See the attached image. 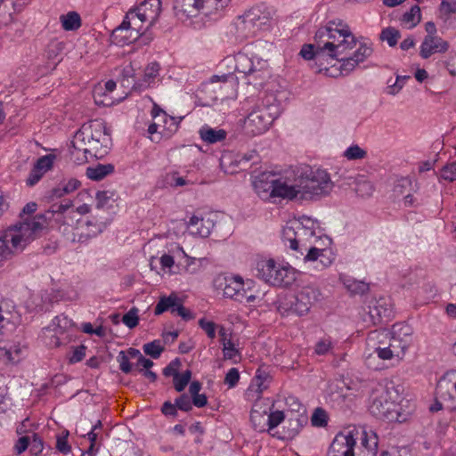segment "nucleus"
Segmentation results:
<instances>
[{
	"instance_id": "nucleus-1",
	"label": "nucleus",
	"mask_w": 456,
	"mask_h": 456,
	"mask_svg": "<svg viewBox=\"0 0 456 456\" xmlns=\"http://www.w3.org/2000/svg\"><path fill=\"white\" fill-rule=\"evenodd\" d=\"M355 46L356 38L349 26L336 19L315 32L314 43L304 45L300 55L305 60L321 61L325 57H339L346 50H353Z\"/></svg>"
},
{
	"instance_id": "nucleus-2",
	"label": "nucleus",
	"mask_w": 456,
	"mask_h": 456,
	"mask_svg": "<svg viewBox=\"0 0 456 456\" xmlns=\"http://www.w3.org/2000/svg\"><path fill=\"white\" fill-rule=\"evenodd\" d=\"M334 183L324 169L300 166L288 171V181L280 184V195L288 200H316L330 193Z\"/></svg>"
},
{
	"instance_id": "nucleus-3",
	"label": "nucleus",
	"mask_w": 456,
	"mask_h": 456,
	"mask_svg": "<svg viewBox=\"0 0 456 456\" xmlns=\"http://www.w3.org/2000/svg\"><path fill=\"white\" fill-rule=\"evenodd\" d=\"M112 141L110 134L102 120H93L84 124L73 136L70 154L75 161L83 163L88 158L102 159L105 157Z\"/></svg>"
},
{
	"instance_id": "nucleus-4",
	"label": "nucleus",
	"mask_w": 456,
	"mask_h": 456,
	"mask_svg": "<svg viewBox=\"0 0 456 456\" xmlns=\"http://www.w3.org/2000/svg\"><path fill=\"white\" fill-rule=\"evenodd\" d=\"M410 328L393 326L392 330H380L370 331L366 339L367 360L376 354L382 360H390L394 357L402 358L409 346Z\"/></svg>"
},
{
	"instance_id": "nucleus-5",
	"label": "nucleus",
	"mask_w": 456,
	"mask_h": 456,
	"mask_svg": "<svg viewBox=\"0 0 456 456\" xmlns=\"http://www.w3.org/2000/svg\"><path fill=\"white\" fill-rule=\"evenodd\" d=\"M47 225L46 217L37 215L31 220L9 227L0 234V263L21 252Z\"/></svg>"
},
{
	"instance_id": "nucleus-6",
	"label": "nucleus",
	"mask_w": 456,
	"mask_h": 456,
	"mask_svg": "<svg viewBox=\"0 0 456 456\" xmlns=\"http://www.w3.org/2000/svg\"><path fill=\"white\" fill-rule=\"evenodd\" d=\"M398 395L394 387L377 384L370 395V412L379 419L389 422H403L406 418L401 413L402 407L396 402Z\"/></svg>"
},
{
	"instance_id": "nucleus-7",
	"label": "nucleus",
	"mask_w": 456,
	"mask_h": 456,
	"mask_svg": "<svg viewBox=\"0 0 456 456\" xmlns=\"http://www.w3.org/2000/svg\"><path fill=\"white\" fill-rule=\"evenodd\" d=\"M257 276L266 283L279 287H288L296 280L292 269L281 265L273 259L258 263Z\"/></svg>"
},
{
	"instance_id": "nucleus-8",
	"label": "nucleus",
	"mask_w": 456,
	"mask_h": 456,
	"mask_svg": "<svg viewBox=\"0 0 456 456\" xmlns=\"http://www.w3.org/2000/svg\"><path fill=\"white\" fill-rule=\"evenodd\" d=\"M273 109H275V107L264 105L253 110L245 119V132L255 136L268 130L271 124L277 118V112H273Z\"/></svg>"
},
{
	"instance_id": "nucleus-9",
	"label": "nucleus",
	"mask_w": 456,
	"mask_h": 456,
	"mask_svg": "<svg viewBox=\"0 0 456 456\" xmlns=\"http://www.w3.org/2000/svg\"><path fill=\"white\" fill-rule=\"evenodd\" d=\"M321 293L319 289L306 286L301 289L292 300H290V311L297 315H304L310 310L313 304L319 300Z\"/></svg>"
},
{
	"instance_id": "nucleus-10",
	"label": "nucleus",
	"mask_w": 456,
	"mask_h": 456,
	"mask_svg": "<svg viewBox=\"0 0 456 456\" xmlns=\"http://www.w3.org/2000/svg\"><path fill=\"white\" fill-rule=\"evenodd\" d=\"M166 311L182 317L184 321H190L194 318L193 314L183 305L182 300L175 293H171L168 297H161L155 307L154 314L159 315Z\"/></svg>"
},
{
	"instance_id": "nucleus-11",
	"label": "nucleus",
	"mask_w": 456,
	"mask_h": 456,
	"mask_svg": "<svg viewBox=\"0 0 456 456\" xmlns=\"http://www.w3.org/2000/svg\"><path fill=\"white\" fill-rule=\"evenodd\" d=\"M350 51L351 50H346L345 53L341 54L339 57H329L330 60H338L341 62L339 69L342 75H348L360 62L364 61L372 53V49L365 45H361L360 47L354 52L352 56L346 57V54Z\"/></svg>"
},
{
	"instance_id": "nucleus-12",
	"label": "nucleus",
	"mask_w": 456,
	"mask_h": 456,
	"mask_svg": "<svg viewBox=\"0 0 456 456\" xmlns=\"http://www.w3.org/2000/svg\"><path fill=\"white\" fill-rule=\"evenodd\" d=\"M215 217L216 215L213 213L193 215L187 224V229L193 236L207 238L215 226Z\"/></svg>"
},
{
	"instance_id": "nucleus-13",
	"label": "nucleus",
	"mask_w": 456,
	"mask_h": 456,
	"mask_svg": "<svg viewBox=\"0 0 456 456\" xmlns=\"http://www.w3.org/2000/svg\"><path fill=\"white\" fill-rule=\"evenodd\" d=\"M356 440L351 431L346 434L338 433L333 439L327 456H354Z\"/></svg>"
},
{
	"instance_id": "nucleus-14",
	"label": "nucleus",
	"mask_w": 456,
	"mask_h": 456,
	"mask_svg": "<svg viewBox=\"0 0 456 456\" xmlns=\"http://www.w3.org/2000/svg\"><path fill=\"white\" fill-rule=\"evenodd\" d=\"M314 221L303 216L297 224V251L303 256V248L316 244L321 239L315 235Z\"/></svg>"
},
{
	"instance_id": "nucleus-15",
	"label": "nucleus",
	"mask_w": 456,
	"mask_h": 456,
	"mask_svg": "<svg viewBox=\"0 0 456 456\" xmlns=\"http://www.w3.org/2000/svg\"><path fill=\"white\" fill-rule=\"evenodd\" d=\"M142 20L148 22L147 28H151L158 20L161 11V0H144L134 7Z\"/></svg>"
},
{
	"instance_id": "nucleus-16",
	"label": "nucleus",
	"mask_w": 456,
	"mask_h": 456,
	"mask_svg": "<svg viewBox=\"0 0 456 456\" xmlns=\"http://www.w3.org/2000/svg\"><path fill=\"white\" fill-rule=\"evenodd\" d=\"M259 20V15L256 11H248L244 15L239 17L236 22V31L238 36L243 38L249 37L256 33V28L260 24L257 23Z\"/></svg>"
},
{
	"instance_id": "nucleus-17",
	"label": "nucleus",
	"mask_w": 456,
	"mask_h": 456,
	"mask_svg": "<svg viewBox=\"0 0 456 456\" xmlns=\"http://www.w3.org/2000/svg\"><path fill=\"white\" fill-rule=\"evenodd\" d=\"M448 48L449 44L440 37L426 36L420 45L419 55L423 59H428L435 53H445Z\"/></svg>"
},
{
	"instance_id": "nucleus-18",
	"label": "nucleus",
	"mask_w": 456,
	"mask_h": 456,
	"mask_svg": "<svg viewBox=\"0 0 456 456\" xmlns=\"http://www.w3.org/2000/svg\"><path fill=\"white\" fill-rule=\"evenodd\" d=\"M283 182L288 181V172L282 177L279 179L272 180L270 182H265L262 178L257 179L254 183L255 190L260 197H281L283 199H287V197L283 195H280L281 191L279 189L280 184Z\"/></svg>"
},
{
	"instance_id": "nucleus-19",
	"label": "nucleus",
	"mask_w": 456,
	"mask_h": 456,
	"mask_svg": "<svg viewBox=\"0 0 456 456\" xmlns=\"http://www.w3.org/2000/svg\"><path fill=\"white\" fill-rule=\"evenodd\" d=\"M81 183L75 178L61 181L57 186L49 190L45 198L48 202H52L67 194H69L79 188Z\"/></svg>"
},
{
	"instance_id": "nucleus-20",
	"label": "nucleus",
	"mask_w": 456,
	"mask_h": 456,
	"mask_svg": "<svg viewBox=\"0 0 456 456\" xmlns=\"http://www.w3.org/2000/svg\"><path fill=\"white\" fill-rule=\"evenodd\" d=\"M159 74V65L157 62L150 63L144 69L143 76L141 79L134 81L132 90L136 92L144 91L151 87L155 84L156 78Z\"/></svg>"
},
{
	"instance_id": "nucleus-21",
	"label": "nucleus",
	"mask_w": 456,
	"mask_h": 456,
	"mask_svg": "<svg viewBox=\"0 0 456 456\" xmlns=\"http://www.w3.org/2000/svg\"><path fill=\"white\" fill-rule=\"evenodd\" d=\"M244 282L241 277L233 276L225 279L224 296L234 300L243 302Z\"/></svg>"
},
{
	"instance_id": "nucleus-22",
	"label": "nucleus",
	"mask_w": 456,
	"mask_h": 456,
	"mask_svg": "<svg viewBox=\"0 0 456 456\" xmlns=\"http://www.w3.org/2000/svg\"><path fill=\"white\" fill-rule=\"evenodd\" d=\"M270 77L268 64L266 61L260 58L256 59V66L252 70L251 76H247L248 85H253L255 87H261Z\"/></svg>"
},
{
	"instance_id": "nucleus-23",
	"label": "nucleus",
	"mask_w": 456,
	"mask_h": 456,
	"mask_svg": "<svg viewBox=\"0 0 456 456\" xmlns=\"http://www.w3.org/2000/svg\"><path fill=\"white\" fill-rule=\"evenodd\" d=\"M124 26L130 27L134 32L141 37L146 30L148 22L146 20H142V18L139 16V12L135 10V8H131L126 14L123 21Z\"/></svg>"
},
{
	"instance_id": "nucleus-24",
	"label": "nucleus",
	"mask_w": 456,
	"mask_h": 456,
	"mask_svg": "<svg viewBox=\"0 0 456 456\" xmlns=\"http://www.w3.org/2000/svg\"><path fill=\"white\" fill-rule=\"evenodd\" d=\"M140 37L130 27L124 26L122 22L111 33L112 40L120 45H129L136 41Z\"/></svg>"
},
{
	"instance_id": "nucleus-25",
	"label": "nucleus",
	"mask_w": 456,
	"mask_h": 456,
	"mask_svg": "<svg viewBox=\"0 0 456 456\" xmlns=\"http://www.w3.org/2000/svg\"><path fill=\"white\" fill-rule=\"evenodd\" d=\"M199 134L203 142L214 144L225 140L227 132L224 129H216L205 125L200 128Z\"/></svg>"
},
{
	"instance_id": "nucleus-26",
	"label": "nucleus",
	"mask_w": 456,
	"mask_h": 456,
	"mask_svg": "<svg viewBox=\"0 0 456 456\" xmlns=\"http://www.w3.org/2000/svg\"><path fill=\"white\" fill-rule=\"evenodd\" d=\"M258 57H249L248 54L244 53H238L235 55V70L239 73L244 74L247 76L252 75V70H254L256 66V59Z\"/></svg>"
},
{
	"instance_id": "nucleus-27",
	"label": "nucleus",
	"mask_w": 456,
	"mask_h": 456,
	"mask_svg": "<svg viewBox=\"0 0 456 456\" xmlns=\"http://www.w3.org/2000/svg\"><path fill=\"white\" fill-rule=\"evenodd\" d=\"M181 11L188 17L196 16L200 11L206 15L205 2L202 0H181Z\"/></svg>"
},
{
	"instance_id": "nucleus-28",
	"label": "nucleus",
	"mask_w": 456,
	"mask_h": 456,
	"mask_svg": "<svg viewBox=\"0 0 456 456\" xmlns=\"http://www.w3.org/2000/svg\"><path fill=\"white\" fill-rule=\"evenodd\" d=\"M60 22L61 24L62 28L66 31H76L82 25V20L79 13L74 11L61 15Z\"/></svg>"
},
{
	"instance_id": "nucleus-29",
	"label": "nucleus",
	"mask_w": 456,
	"mask_h": 456,
	"mask_svg": "<svg viewBox=\"0 0 456 456\" xmlns=\"http://www.w3.org/2000/svg\"><path fill=\"white\" fill-rule=\"evenodd\" d=\"M113 172L114 166L112 164H98L86 168L87 177L94 181H100Z\"/></svg>"
},
{
	"instance_id": "nucleus-30",
	"label": "nucleus",
	"mask_w": 456,
	"mask_h": 456,
	"mask_svg": "<svg viewBox=\"0 0 456 456\" xmlns=\"http://www.w3.org/2000/svg\"><path fill=\"white\" fill-rule=\"evenodd\" d=\"M250 419L253 428L257 432H265L268 428L267 412L265 411H260L256 409H252L250 414Z\"/></svg>"
},
{
	"instance_id": "nucleus-31",
	"label": "nucleus",
	"mask_w": 456,
	"mask_h": 456,
	"mask_svg": "<svg viewBox=\"0 0 456 456\" xmlns=\"http://www.w3.org/2000/svg\"><path fill=\"white\" fill-rule=\"evenodd\" d=\"M350 186H354V190L360 197H370L373 192V186L370 182L363 177L354 178L352 183H348Z\"/></svg>"
},
{
	"instance_id": "nucleus-32",
	"label": "nucleus",
	"mask_w": 456,
	"mask_h": 456,
	"mask_svg": "<svg viewBox=\"0 0 456 456\" xmlns=\"http://www.w3.org/2000/svg\"><path fill=\"white\" fill-rule=\"evenodd\" d=\"M297 224L295 222L291 225H286L282 230V239L285 243L289 242L292 250L297 251Z\"/></svg>"
},
{
	"instance_id": "nucleus-33",
	"label": "nucleus",
	"mask_w": 456,
	"mask_h": 456,
	"mask_svg": "<svg viewBox=\"0 0 456 456\" xmlns=\"http://www.w3.org/2000/svg\"><path fill=\"white\" fill-rule=\"evenodd\" d=\"M362 445L364 450L363 452H366L367 453L366 456H374L378 451V437L375 434L369 436L366 432H363Z\"/></svg>"
},
{
	"instance_id": "nucleus-34",
	"label": "nucleus",
	"mask_w": 456,
	"mask_h": 456,
	"mask_svg": "<svg viewBox=\"0 0 456 456\" xmlns=\"http://www.w3.org/2000/svg\"><path fill=\"white\" fill-rule=\"evenodd\" d=\"M421 20L420 8L419 5H413L409 12H405L402 20L410 25V28H414L419 23Z\"/></svg>"
},
{
	"instance_id": "nucleus-35",
	"label": "nucleus",
	"mask_w": 456,
	"mask_h": 456,
	"mask_svg": "<svg viewBox=\"0 0 456 456\" xmlns=\"http://www.w3.org/2000/svg\"><path fill=\"white\" fill-rule=\"evenodd\" d=\"M135 75V69L132 63L124 66L120 71V83L124 87H132L134 84V77Z\"/></svg>"
},
{
	"instance_id": "nucleus-36",
	"label": "nucleus",
	"mask_w": 456,
	"mask_h": 456,
	"mask_svg": "<svg viewBox=\"0 0 456 456\" xmlns=\"http://www.w3.org/2000/svg\"><path fill=\"white\" fill-rule=\"evenodd\" d=\"M401 37L400 31L395 28L388 27L382 30L380 39L387 41L389 46H395Z\"/></svg>"
},
{
	"instance_id": "nucleus-37",
	"label": "nucleus",
	"mask_w": 456,
	"mask_h": 456,
	"mask_svg": "<svg viewBox=\"0 0 456 456\" xmlns=\"http://www.w3.org/2000/svg\"><path fill=\"white\" fill-rule=\"evenodd\" d=\"M271 377L270 375L262 370H257L256 376L254 378V385L257 387L256 391L258 393H262L268 387V384L270 382Z\"/></svg>"
},
{
	"instance_id": "nucleus-38",
	"label": "nucleus",
	"mask_w": 456,
	"mask_h": 456,
	"mask_svg": "<svg viewBox=\"0 0 456 456\" xmlns=\"http://www.w3.org/2000/svg\"><path fill=\"white\" fill-rule=\"evenodd\" d=\"M333 342L330 338H321L314 346V352L317 355H326L331 353Z\"/></svg>"
},
{
	"instance_id": "nucleus-39",
	"label": "nucleus",
	"mask_w": 456,
	"mask_h": 456,
	"mask_svg": "<svg viewBox=\"0 0 456 456\" xmlns=\"http://www.w3.org/2000/svg\"><path fill=\"white\" fill-rule=\"evenodd\" d=\"M142 349L147 355H150L153 359H158L164 351V347L161 346L159 340L144 344Z\"/></svg>"
},
{
	"instance_id": "nucleus-40",
	"label": "nucleus",
	"mask_w": 456,
	"mask_h": 456,
	"mask_svg": "<svg viewBox=\"0 0 456 456\" xmlns=\"http://www.w3.org/2000/svg\"><path fill=\"white\" fill-rule=\"evenodd\" d=\"M345 285L353 294H364L369 290L368 283L362 281L346 280Z\"/></svg>"
},
{
	"instance_id": "nucleus-41",
	"label": "nucleus",
	"mask_w": 456,
	"mask_h": 456,
	"mask_svg": "<svg viewBox=\"0 0 456 456\" xmlns=\"http://www.w3.org/2000/svg\"><path fill=\"white\" fill-rule=\"evenodd\" d=\"M311 423L314 427L323 428L328 423V414L322 408H316L311 417Z\"/></svg>"
},
{
	"instance_id": "nucleus-42",
	"label": "nucleus",
	"mask_w": 456,
	"mask_h": 456,
	"mask_svg": "<svg viewBox=\"0 0 456 456\" xmlns=\"http://www.w3.org/2000/svg\"><path fill=\"white\" fill-rule=\"evenodd\" d=\"M306 252L304 256L305 262L317 261L320 257H324L325 249L319 248L316 244L310 245L306 248H303V253Z\"/></svg>"
},
{
	"instance_id": "nucleus-43",
	"label": "nucleus",
	"mask_w": 456,
	"mask_h": 456,
	"mask_svg": "<svg viewBox=\"0 0 456 456\" xmlns=\"http://www.w3.org/2000/svg\"><path fill=\"white\" fill-rule=\"evenodd\" d=\"M440 177L450 183L456 181V160L442 167Z\"/></svg>"
},
{
	"instance_id": "nucleus-44",
	"label": "nucleus",
	"mask_w": 456,
	"mask_h": 456,
	"mask_svg": "<svg viewBox=\"0 0 456 456\" xmlns=\"http://www.w3.org/2000/svg\"><path fill=\"white\" fill-rule=\"evenodd\" d=\"M53 155H45L41 158H39L36 164L35 167L38 169L43 175H45L48 170H50L53 165Z\"/></svg>"
},
{
	"instance_id": "nucleus-45",
	"label": "nucleus",
	"mask_w": 456,
	"mask_h": 456,
	"mask_svg": "<svg viewBox=\"0 0 456 456\" xmlns=\"http://www.w3.org/2000/svg\"><path fill=\"white\" fill-rule=\"evenodd\" d=\"M191 377V370H185L182 375L177 373V376L174 377V385L175 388L177 392H182L185 387L188 385Z\"/></svg>"
},
{
	"instance_id": "nucleus-46",
	"label": "nucleus",
	"mask_w": 456,
	"mask_h": 456,
	"mask_svg": "<svg viewBox=\"0 0 456 456\" xmlns=\"http://www.w3.org/2000/svg\"><path fill=\"white\" fill-rule=\"evenodd\" d=\"M122 322L129 329H133L138 325V309L136 307L131 308L126 314H124Z\"/></svg>"
},
{
	"instance_id": "nucleus-47",
	"label": "nucleus",
	"mask_w": 456,
	"mask_h": 456,
	"mask_svg": "<svg viewBox=\"0 0 456 456\" xmlns=\"http://www.w3.org/2000/svg\"><path fill=\"white\" fill-rule=\"evenodd\" d=\"M367 152L358 145H352L345 151L344 156L349 160L364 159Z\"/></svg>"
},
{
	"instance_id": "nucleus-48",
	"label": "nucleus",
	"mask_w": 456,
	"mask_h": 456,
	"mask_svg": "<svg viewBox=\"0 0 456 456\" xmlns=\"http://www.w3.org/2000/svg\"><path fill=\"white\" fill-rule=\"evenodd\" d=\"M223 353L224 358L227 360H233L234 362H237L236 358H240L239 350L235 347L234 344L230 341L224 343L223 346Z\"/></svg>"
},
{
	"instance_id": "nucleus-49",
	"label": "nucleus",
	"mask_w": 456,
	"mask_h": 456,
	"mask_svg": "<svg viewBox=\"0 0 456 456\" xmlns=\"http://www.w3.org/2000/svg\"><path fill=\"white\" fill-rule=\"evenodd\" d=\"M284 413L281 411H275L267 414L268 428L267 431H271L284 420Z\"/></svg>"
},
{
	"instance_id": "nucleus-50",
	"label": "nucleus",
	"mask_w": 456,
	"mask_h": 456,
	"mask_svg": "<svg viewBox=\"0 0 456 456\" xmlns=\"http://www.w3.org/2000/svg\"><path fill=\"white\" fill-rule=\"evenodd\" d=\"M73 207L72 200L67 199L62 200L61 203L53 204L50 208L49 212L53 215L54 214H64Z\"/></svg>"
},
{
	"instance_id": "nucleus-51",
	"label": "nucleus",
	"mask_w": 456,
	"mask_h": 456,
	"mask_svg": "<svg viewBox=\"0 0 456 456\" xmlns=\"http://www.w3.org/2000/svg\"><path fill=\"white\" fill-rule=\"evenodd\" d=\"M199 326L206 332L211 339L216 338V324L212 321L202 318L199 321Z\"/></svg>"
},
{
	"instance_id": "nucleus-52",
	"label": "nucleus",
	"mask_w": 456,
	"mask_h": 456,
	"mask_svg": "<svg viewBox=\"0 0 456 456\" xmlns=\"http://www.w3.org/2000/svg\"><path fill=\"white\" fill-rule=\"evenodd\" d=\"M117 361L119 363V369L122 372L128 374L132 371V364L129 362V357L126 355L125 351H120L117 357Z\"/></svg>"
},
{
	"instance_id": "nucleus-53",
	"label": "nucleus",
	"mask_w": 456,
	"mask_h": 456,
	"mask_svg": "<svg viewBox=\"0 0 456 456\" xmlns=\"http://www.w3.org/2000/svg\"><path fill=\"white\" fill-rule=\"evenodd\" d=\"M440 12L446 16V19L452 13L456 12V0H442L440 4Z\"/></svg>"
},
{
	"instance_id": "nucleus-54",
	"label": "nucleus",
	"mask_w": 456,
	"mask_h": 456,
	"mask_svg": "<svg viewBox=\"0 0 456 456\" xmlns=\"http://www.w3.org/2000/svg\"><path fill=\"white\" fill-rule=\"evenodd\" d=\"M62 50V44L53 42L48 45L46 49V57L48 60L55 61L58 59Z\"/></svg>"
},
{
	"instance_id": "nucleus-55",
	"label": "nucleus",
	"mask_w": 456,
	"mask_h": 456,
	"mask_svg": "<svg viewBox=\"0 0 456 456\" xmlns=\"http://www.w3.org/2000/svg\"><path fill=\"white\" fill-rule=\"evenodd\" d=\"M175 403L176 408L183 411H189L192 408V402L191 401L189 395L186 394H183L178 398H176Z\"/></svg>"
},
{
	"instance_id": "nucleus-56",
	"label": "nucleus",
	"mask_w": 456,
	"mask_h": 456,
	"mask_svg": "<svg viewBox=\"0 0 456 456\" xmlns=\"http://www.w3.org/2000/svg\"><path fill=\"white\" fill-rule=\"evenodd\" d=\"M166 184L170 186H183L186 184L184 178L178 176L176 172L168 173L165 178Z\"/></svg>"
},
{
	"instance_id": "nucleus-57",
	"label": "nucleus",
	"mask_w": 456,
	"mask_h": 456,
	"mask_svg": "<svg viewBox=\"0 0 456 456\" xmlns=\"http://www.w3.org/2000/svg\"><path fill=\"white\" fill-rule=\"evenodd\" d=\"M240 379V373L236 368H232L226 373L224 378V383L229 386V387H233Z\"/></svg>"
},
{
	"instance_id": "nucleus-58",
	"label": "nucleus",
	"mask_w": 456,
	"mask_h": 456,
	"mask_svg": "<svg viewBox=\"0 0 456 456\" xmlns=\"http://www.w3.org/2000/svg\"><path fill=\"white\" fill-rule=\"evenodd\" d=\"M86 347L83 345L76 347L73 350L72 355L69 358V362L76 363V362H81L84 359V357L86 356Z\"/></svg>"
},
{
	"instance_id": "nucleus-59",
	"label": "nucleus",
	"mask_w": 456,
	"mask_h": 456,
	"mask_svg": "<svg viewBox=\"0 0 456 456\" xmlns=\"http://www.w3.org/2000/svg\"><path fill=\"white\" fill-rule=\"evenodd\" d=\"M179 365L180 362L178 359L173 360L167 367L164 368L163 374L166 377L177 376Z\"/></svg>"
},
{
	"instance_id": "nucleus-60",
	"label": "nucleus",
	"mask_w": 456,
	"mask_h": 456,
	"mask_svg": "<svg viewBox=\"0 0 456 456\" xmlns=\"http://www.w3.org/2000/svg\"><path fill=\"white\" fill-rule=\"evenodd\" d=\"M112 193L107 191H98L96 193V201H97V208H103L110 199L111 198Z\"/></svg>"
},
{
	"instance_id": "nucleus-61",
	"label": "nucleus",
	"mask_w": 456,
	"mask_h": 456,
	"mask_svg": "<svg viewBox=\"0 0 456 456\" xmlns=\"http://www.w3.org/2000/svg\"><path fill=\"white\" fill-rule=\"evenodd\" d=\"M401 78H396L395 82H392L391 79L387 81V93L391 95L397 94L402 88L403 87V84L400 83Z\"/></svg>"
},
{
	"instance_id": "nucleus-62",
	"label": "nucleus",
	"mask_w": 456,
	"mask_h": 456,
	"mask_svg": "<svg viewBox=\"0 0 456 456\" xmlns=\"http://www.w3.org/2000/svg\"><path fill=\"white\" fill-rule=\"evenodd\" d=\"M56 448L62 453H69L71 447L68 444L67 436H59L56 441Z\"/></svg>"
},
{
	"instance_id": "nucleus-63",
	"label": "nucleus",
	"mask_w": 456,
	"mask_h": 456,
	"mask_svg": "<svg viewBox=\"0 0 456 456\" xmlns=\"http://www.w3.org/2000/svg\"><path fill=\"white\" fill-rule=\"evenodd\" d=\"M43 175H44L34 167L28 177L27 178V184L29 186H33L42 178Z\"/></svg>"
},
{
	"instance_id": "nucleus-64",
	"label": "nucleus",
	"mask_w": 456,
	"mask_h": 456,
	"mask_svg": "<svg viewBox=\"0 0 456 456\" xmlns=\"http://www.w3.org/2000/svg\"><path fill=\"white\" fill-rule=\"evenodd\" d=\"M29 444V438L28 436L20 437L15 444V451L17 454L25 452Z\"/></svg>"
}]
</instances>
